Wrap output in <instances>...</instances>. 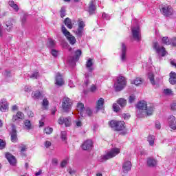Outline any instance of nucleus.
I'll return each mask as SVG.
<instances>
[{
  "mask_svg": "<svg viewBox=\"0 0 176 176\" xmlns=\"http://www.w3.org/2000/svg\"><path fill=\"white\" fill-rule=\"evenodd\" d=\"M137 108V117L145 118V116H151V115L153 113L155 105H153V104H148L145 100H142L138 103Z\"/></svg>",
  "mask_w": 176,
  "mask_h": 176,
  "instance_id": "obj_1",
  "label": "nucleus"
},
{
  "mask_svg": "<svg viewBox=\"0 0 176 176\" xmlns=\"http://www.w3.org/2000/svg\"><path fill=\"white\" fill-rule=\"evenodd\" d=\"M86 68L89 73L85 74V80L84 81L83 87L86 89L89 85H90V80H89V78L92 76L93 71L94 70V67H93V60L91 58H89L86 62Z\"/></svg>",
  "mask_w": 176,
  "mask_h": 176,
  "instance_id": "obj_2",
  "label": "nucleus"
},
{
  "mask_svg": "<svg viewBox=\"0 0 176 176\" xmlns=\"http://www.w3.org/2000/svg\"><path fill=\"white\" fill-rule=\"evenodd\" d=\"M120 152V148H113L107 153L106 155H102L99 161L100 162H107V160H109V159H112L113 157H115V156H118Z\"/></svg>",
  "mask_w": 176,
  "mask_h": 176,
  "instance_id": "obj_3",
  "label": "nucleus"
},
{
  "mask_svg": "<svg viewBox=\"0 0 176 176\" xmlns=\"http://www.w3.org/2000/svg\"><path fill=\"white\" fill-rule=\"evenodd\" d=\"M127 81L126 80V78L123 76H118L117 78V82L114 84V89L116 91H120L124 89Z\"/></svg>",
  "mask_w": 176,
  "mask_h": 176,
  "instance_id": "obj_4",
  "label": "nucleus"
},
{
  "mask_svg": "<svg viewBox=\"0 0 176 176\" xmlns=\"http://www.w3.org/2000/svg\"><path fill=\"white\" fill-rule=\"evenodd\" d=\"M124 122L123 121L111 120L109 122L110 127L115 131H122V130H124Z\"/></svg>",
  "mask_w": 176,
  "mask_h": 176,
  "instance_id": "obj_5",
  "label": "nucleus"
},
{
  "mask_svg": "<svg viewBox=\"0 0 176 176\" xmlns=\"http://www.w3.org/2000/svg\"><path fill=\"white\" fill-rule=\"evenodd\" d=\"M62 32L63 35L66 36L70 45H74L76 43V38H75V36L71 34V32H69L64 25H62Z\"/></svg>",
  "mask_w": 176,
  "mask_h": 176,
  "instance_id": "obj_6",
  "label": "nucleus"
},
{
  "mask_svg": "<svg viewBox=\"0 0 176 176\" xmlns=\"http://www.w3.org/2000/svg\"><path fill=\"white\" fill-rule=\"evenodd\" d=\"M62 108L64 112H69L72 108V100L69 98L65 97L63 99Z\"/></svg>",
  "mask_w": 176,
  "mask_h": 176,
  "instance_id": "obj_7",
  "label": "nucleus"
},
{
  "mask_svg": "<svg viewBox=\"0 0 176 176\" xmlns=\"http://www.w3.org/2000/svg\"><path fill=\"white\" fill-rule=\"evenodd\" d=\"M131 32L132 36L135 41H140V39H141V30L140 29V26H132Z\"/></svg>",
  "mask_w": 176,
  "mask_h": 176,
  "instance_id": "obj_8",
  "label": "nucleus"
},
{
  "mask_svg": "<svg viewBox=\"0 0 176 176\" xmlns=\"http://www.w3.org/2000/svg\"><path fill=\"white\" fill-rule=\"evenodd\" d=\"M153 47L156 50L158 56H161L162 57H164L167 54V52L166 51V48L164 47H160L158 43H153Z\"/></svg>",
  "mask_w": 176,
  "mask_h": 176,
  "instance_id": "obj_9",
  "label": "nucleus"
},
{
  "mask_svg": "<svg viewBox=\"0 0 176 176\" xmlns=\"http://www.w3.org/2000/svg\"><path fill=\"white\" fill-rule=\"evenodd\" d=\"M80 56H82V50H77L76 52H75V55L74 56H69L68 58H67V61L69 63H70V64H75V63L76 61H78L79 60V58H80Z\"/></svg>",
  "mask_w": 176,
  "mask_h": 176,
  "instance_id": "obj_10",
  "label": "nucleus"
},
{
  "mask_svg": "<svg viewBox=\"0 0 176 176\" xmlns=\"http://www.w3.org/2000/svg\"><path fill=\"white\" fill-rule=\"evenodd\" d=\"M120 60L122 63H126L127 61V47L124 43H122Z\"/></svg>",
  "mask_w": 176,
  "mask_h": 176,
  "instance_id": "obj_11",
  "label": "nucleus"
},
{
  "mask_svg": "<svg viewBox=\"0 0 176 176\" xmlns=\"http://www.w3.org/2000/svg\"><path fill=\"white\" fill-rule=\"evenodd\" d=\"M58 123L59 124H65L66 127H69L71 126V118H64V117H60L58 120Z\"/></svg>",
  "mask_w": 176,
  "mask_h": 176,
  "instance_id": "obj_12",
  "label": "nucleus"
},
{
  "mask_svg": "<svg viewBox=\"0 0 176 176\" xmlns=\"http://www.w3.org/2000/svg\"><path fill=\"white\" fill-rule=\"evenodd\" d=\"M168 125L172 130H176V118L174 116H170L168 118Z\"/></svg>",
  "mask_w": 176,
  "mask_h": 176,
  "instance_id": "obj_13",
  "label": "nucleus"
},
{
  "mask_svg": "<svg viewBox=\"0 0 176 176\" xmlns=\"http://www.w3.org/2000/svg\"><path fill=\"white\" fill-rule=\"evenodd\" d=\"M161 12L164 16L168 17V16H171L173 14V8H171V6H166L162 8Z\"/></svg>",
  "mask_w": 176,
  "mask_h": 176,
  "instance_id": "obj_14",
  "label": "nucleus"
},
{
  "mask_svg": "<svg viewBox=\"0 0 176 176\" xmlns=\"http://www.w3.org/2000/svg\"><path fill=\"white\" fill-rule=\"evenodd\" d=\"M55 85L56 86H63L64 85V78H63V75L60 73H56L55 76Z\"/></svg>",
  "mask_w": 176,
  "mask_h": 176,
  "instance_id": "obj_15",
  "label": "nucleus"
},
{
  "mask_svg": "<svg viewBox=\"0 0 176 176\" xmlns=\"http://www.w3.org/2000/svg\"><path fill=\"white\" fill-rule=\"evenodd\" d=\"M10 134L11 135L12 142H17V131L16 130V126L14 125L12 126V129Z\"/></svg>",
  "mask_w": 176,
  "mask_h": 176,
  "instance_id": "obj_16",
  "label": "nucleus"
},
{
  "mask_svg": "<svg viewBox=\"0 0 176 176\" xmlns=\"http://www.w3.org/2000/svg\"><path fill=\"white\" fill-rule=\"evenodd\" d=\"M23 119H24V113L21 111H18L16 115L12 116V122H16V123H19Z\"/></svg>",
  "mask_w": 176,
  "mask_h": 176,
  "instance_id": "obj_17",
  "label": "nucleus"
},
{
  "mask_svg": "<svg viewBox=\"0 0 176 176\" xmlns=\"http://www.w3.org/2000/svg\"><path fill=\"white\" fill-rule=\"evenodd\" d=\"M8 107L9 104H8V101L6 100V99H1L0 101V111L1 112H6Z\"/></svg>",
  "mask_w": 176,
  "mask_h": 176,
  "instance_id": "obj_18",
  "label": "nucleus"
},
{
  "mask_svg": "<svg viewBox=\"0 0 176 176\" xmlns=\"http://www.w3.org/2000/svg\"><path fill=\"white\" fill-rule=\"evenodd\" d=\"M82 148L83 151H90L91 148H93V142L91 140H88L85 141L82 144Z\"/></svg>",
  "mask_w": 176,
  "mask_h": 176,
  "instance_id": "obj_19",
  "label": "nucleus"
},
{
  "mask_svg": "<svg viewBox=\"0 0 176 176\" xmlns=\"http://www.w3.org/2000/svg\"><path fill=\"white\" fill-rule=\"evenodd\" d=\"M131 170V162L130 161H124L122 164V171L123 173H129Z\"/></svg>",
  "mask_w": 176,
  "mask_h": 176,
  "instance_id": "obj_20",
  "label": "nucleus"
},
{
  "mask_svg": "<svg viewBox=\"0 0 176 176\" xmlns=\"http://www.w3.org/2000/svg\"><path fill=\"white\" fill-rule=\"evenodd\" d=\"M175 41H176V37H173L170 41L168 39V37L165 36L162 38V43H164V45H175Z\"/></svg>",
  "mask_w": 176,
  "mask_h": 176,
  "instance_id": "obj_21",
  "label": "nucleus"
},
{
  "mask_svg": "<svg viewBox=\"0 0 176 176\" xmlns=\"http://www.w3.org/2000/svg\"><path fill=\"white\" fill-rule=\"evenodd\" d=\"M147 166L151 168L156 167L157 166V160L153 157H148L147 159Z\"/></svg>",
  "mask_w": 176,
  "mask_h": 176,
  "instance_id": "obj_22",
  "label": "nucleus"
},
{
  "mask_svg": "<svg viewBox=\"0 0 176 176\" xmlns=\"http://www.w3.org/2000/svg\"><path fill=\"white\" fill-rule=\"evenodd\" d=\"M6 157L10 164H12V166H14V164H16V157L10 154V153H8L7 154H6Z\"/></svg>",
  "mask_w": 176,
  "mask_h": 176,
  "instance_id": "obj_23",
  "label": "nucleus"
},
{
  "mask_svg": "<svg viewBox=\"0 0 176 176\" xmlns=\"http://www.w3.org/2000/svg\"><path fill=\"white\" fill-rule=\"evenodd\" d=\"M74 32L77 37V39H80V38L83 36V34L85 33V29L78 28L76 30H74Z\"/></svg>",
  "mask_w": 176,
  "mask_h": 176,
  "instance_id": "obj_24",
  "label": "nucleus"
},
{
  "mask_svg": "<svg viewBox=\"0 0 176 176\" xmlns=\"http://www.w3.org/2000/svg\"><path fill=\"white\" fill-rule=\"evenodd\" d=\"M96 1H91L89 3V14H93L94 12H96Z\"/></svg>",
  "mask_w": 176,
  "mask_h": 176,
  "instance_id": "obj_25",
  "label": "nucleus"
},
{
  "mask_svg": "<svg viewBox=\"0 0 176 176\" xmlns=\"http://www.w3.org/2000/svg\"><path fill=\"white\" fill-rule=\"evenodd\" d=\"M169 82L170 85H176V73L171 72L170 73Z\"/></svg>",
  "mask_w": 176,
  "mask_h": 176,
  "instance_id": "obj_26",
  "label": "nucleus"
},
{
  "mask_svg": "<svg viewBox=\"0 0 176 176\" xmlns=\"http://www.w3.org/2000/svg\"><path fill=\"white\" fill-rule=\"evenodd\" d=\"M65 25L67 28L69 30H72V28L74 27V22L71 20L69 18H66L64 21Z\"/></svg>",
  "mask_w": 176,
  "mask_h": 176,
  "instance_id": "obj_27",
  "label": "nucleus"
},
{
  "mask_svg": "<svg viewBox=\"0 0 176 176\" xmlns=\"http://www.w3.org/2000/svg\"><path fill=\"white\" fill-rule=\"evenodd\" d=\"M104 98H100L98 102H97V105H96V109L97 111H100V109H102L104 108Z\"/></svg>",
  "mask_w": 176,
  "mask_h": 176,
  "instance_id": "obj_28",
  "label": "nucleus"
},
{
  "mask_svg": "<svg viewBox=\"0 0 176 176\" xmlns=\"http://www.w3.org/2000/svg\"><path fill=\"white\" fill-rule=\"evenodd\" d=\"M24 129H25V130H32V124H31V121H30L29 120H25Z\"/></svg>",
  "mask_w": 176,
  "mask_h": 176,
  "instance_id": "obj_29",
  "label": "nucleus"
},
{
  "mask_svg": "<svg viewBox=\"0 0 176 176\" xmlns=\"http://www.w3.org/2000/svg\"><path fill=\"white\" fill-rule=\"evenodd\" d=\"M117 102L118 105L121 107V108H124V107H126L127 104V100H126V99L124 98H121L117 101Z\"/></svg>",
  "mask_w": 176,
  "mask_h": 176,
  "instance_id": "obj_30",
  "label": "nucleus"
},
{
  "mask_svg": "<svg viewBox=\"0 0 176 176\" xmlns=\"http://www.w3.org/2000/svg\"><path fill=\"white\" fill-rule=\"evenodd\" d=\"M131 85H135V86H140L142 84V79L141 78H136L135 80L131 81Z\"/></svg>",
  "mask_w": 176,
  "mask_h": 176,
  "instance_id": "obj_31",
  "label": "nucleus"
},
{
  "mask_svg": "<svg viewBox=\"0 0 176 176\" xmlns=\"http://www.w3.org/2000/svg\"><path fill=\"white\" fill-rule=\"evenodd\" d=\"M47 47H50V49H53V47H56V41L50 38L48 39V43H47Z\"/></svg>",
  "mask_w": 176,
  "mask_h": 176,
  "instance_id": "obj_32",
  "label": "nucleus"
},
{
  "mask_svg": "<svg viewBox=\"0 0 176 176\" xmlns=\"http://www.w3.org/2000/svg\"><path fill=\"white\" fill-rule=\"evenodd\" d=\"M32 97L34 100H39L41 98V92L39 91H33L32 93Z\"/></svg>",
  "mask_w": 176,
  "mask_h": 176,
  "instance_id": "obj_33",
  "label": "nucleus"
},
{
  "mask_svg": "<svg viewBox=\"0 0 176 176\" xmlns=\"http://www.w3.org/2000/svg\"><path fill=\"white\" fill-rule=\"evenodd\" d=\"M9 6L14 9V12H17L19 10V6L16 4L13 1H10L8 3Z\"/></svg>",
  "mask_w": 176,
  "mask_h": 176,
  "instance_id": "obj_34",
  "label": "nucleus"
},
{
  "mask_svg": "<svg viewBox=\"0 0 176 176\" xmlns=\"http://www.w3.org/2000/svg\"><path fill=\"white\" fill-rule=\"evenodd\" d=\"M148 79H149L151 85H153V86H155V85H156V83L155 82V76H153V74L152 73H148Z\"/></svg>",
  "mask_w": 176,
  "mask_h": 176,
  "instance_id": "obj_35",
  "label": "nucleus"
},
{
  "mask_svg": "<svg viewBox=\"0 0 176 176\" xmlns=\"http://www.w3.org/2000/svg\"><path fill=\"white\" fill-rule=\"evenodd\" d=\"M148 142L149 145L151 146L155 144V136L154 135H148Z\"/></svg>",
  "mask_w": 176,
  "mask_h": 176,
  "instance_id": "obj_36",
  "label": "nucleus"
},
{
  "mask_svg": "<svg viewBox=\"0 0 176 176\" xmlns=\"http://www.w3.org/2000/svg\"><path fill=\"white\" fill-rule=\"evenodd\" d=\"M78 28H81V30H85V22L82 21V19H78Z\"/></svg>",
  "mask_w": 176,
  "mask_h": 176,
  "instance_id": "obj_37",
  "label": "nucleus"
},
{
  "mask_svg": "<svg viewBox=\"0 0 176 176\" xmlns=\"http://www.w3.org/2000/svg\"><path fill=\"white\" fill-rule=\"evenodd\" d=\"M77 109L79 112H83V111H85V104L82 103H78L77 104Z\"/></svg>",
  "mask_w": 176,
  "mask_h": 176,
  "instance_id": "obj_38",
  "label": "nucleus"
},
{
  "mask_svg": "<svg viewBox=\"0 0 176 176\" xmlns=\"http://www.w3.org/2000/svg\"><path fill=\"white\" fill-rule=\"evenodd\" d=\"M45 134L50 135L53 133V128L52 127H47L44 129Z\"/></svg>",
  "mask_w": 176,
  "mask_h": 176,
  "instance_id": "obj_39",
  "label": "nucleus"
},
{
  "mask_svg": "<svg viewBox=\"0 0 176 176\" xmlns=\"http://www.w3.org/2000/svg\"><path fill=\"white\" fill-rule=\"evenodd\" d=\"M6 146V142H5L3 140L0 139V149H5V147Z\"/></svg>",
  "mask_w": 176,
  "mask_h": 176,
  "instance_id": "obj_40",
  "label": "nucleus"
},
{
  "mask_svg": "<svg viewBox=\"0 0 176 176\" xmlns=\"http://www.w3.org/2000/svg\"><path fill=\"white\" fill-rule=\"evenodd\" d=\"M42 105L44 109H47V107L49 105V100H47V99H43Z\"/></svg>",
  "mask_w": 176,
  "mask_h": 176,
  "instance_id": "obj_41",
  "label": "nucleus"
},
{
  "mask_svg": "<svg viewBox=\"0 0 176 176\" xmlns=\"http://www.w3.org/2000/svg\"><path fill=\"white\" fill-rule=\"evenodd\" d=\"M113 109L114 112H119L120 111V107L116 103L113 104Z\"/></svg>",
  "mask_w": 176,
  "mask_h": 176,
  "instance_id": "obj_42",
  "label": "nucleus"
},
{
  "mask_svg": "<svg viewBox=\"0 0 176 176\" xmlns=\"http://www.w3.org/2000/svg\"><path fill=\"white\" fill-rule=\"evenodd\" d=\"M135 101V96L134 95H131L129 98V104H133Z\"/></svg>",
  "mask_w": 176,
  "mask_h": 176,
  "instance_id": "obj_43",
  "label": "nucleus"
},
{
  "mask_svg": "<svg viewBox=\"0 0 176 176\" xmlns=\"http://www.w3.org/2000/svg\"><path fill=\"white\" fill-rule=\"evenodd\" d=\"M51 54L54 57H57V56H58V51H57L54 49H52V50H51Z\"/></svg>",
  "mask_w": 176,
  "mask_h": 176,
  "instance_id": "obj_44",
  "label": "nucleus"
},
{
  "mask_svg": "<svg viewBox=\"0 0 176 176\" xmlns=\"http://www.w3.org/2000/svg\"><path fill=\"white\" fill-rule=\"evenodd\" d=\"M164 94L166 96H170V94H173V91L170 89H165L164 90Z\"/></svg>",
  "mask_w": 176,
  "mask_h": 176,
  "instance_id": "obj_45",
  "label": "nucleus"
},
{
  "mask_svg": "<svg viewBox=\"0 0 176 176\" xmlns=\"http://www.w3.org/2000/svg\"><path fill=\"white\" fill-rule=\"evenodd\" d=\"M39 76V73L38 72H35L32 73V74L30 76V78L32 79H36Z\"/></svg>",
  "mask_w": 176,
  "mask_h": 176,
  "instance_id": "obj_46",
  "label": "nucleus"
},
{
  "mask_svg": "<svg viewBox=\"0 0 176 176\" xmlns=\"http://www.w3.org/2000/svg\"><path fill=\"white\" fill-rule=\"evenodd\" d=\"M61 140L63 141H66V140H67V132H65V131H62L61 132Z\"/></svg>",
  "mask_w": 176,
  "mask_h": 176,
  "instance_id": "obj_47",
  "label": "nucleus"
},
{
  "mask_svg": "<svg viewBox=\"0 0 176 176\" xmlns=\"http://www.w3.org/2000/svg\"><path fill=\"white\" fill-rule=\"evenodd\" d=\"M60 17H65V7H62L61 10H60Z\"/></svg>",
  "mask_w": 176,
  "mask_h": 176,
  "instance_id": "obj_48",
  "label": "nucleus"
},
{
  "mask_svg": "<svg viewBox=\"0 0 176 176\" xmlns=\"http://www.w3.org/2000/svg\"><path fill=\"white\" fill-rule=\"evenodd\" d=\"M68 164V160H64L60 164V167L64 168Z\"/></svg>",
  "mask_w": 176,
  "mask_h": 176,
  "instance_id": "obj_49",
  "label": "nucleus"
},
{
  "mask_svg": "<svg viewBox=\"0 0 176 176\" xmlns=\"http://www.w3.org/2000/svg\"><path fill=\"white\" fill-rule=\"evenodd\" d=\"M102 19H104L105 20H109L111 19V16H109V15L105 12H104L102 14Z\"/></svg>",
  "mask_w": 176,
  "mask_h": 176,
  "instance_id": "obj_50",
  "label": "nucleus"
},
{
  "mask_svg": "<svg viewBox=\"0 0 176 176\" xmlns=\"http://www.w3.org/2000/svg\"><path fill=\"white\" fill-rule=\"evenodd\" d=\"M44 145L45 148H49L50 146H52V142L47 140L45 142Z\"/></svg>",
  "mask_w": 176,
  "mask_h": 176,
  "instance_id": "obj_51",
  "label": "nucleus"
},
{
  "mask_svg": "<svg viewBox=\"0 0 176 176\" xmlns=\"http://www.w3.org/2000/svg\"><path fill=\"white\" fill-rule=\"evenodd\" d=\"M96 90H97V87L94 85H92L90 88V91H91V93H94V91H96Z\"/></svg>",
  "mask_w": 176,
  "mask_h": 176,
  "instance_id": "obj_52",
  "label": "nucleus"
},
{
  "mask_svg": "<svg viewBox=\"0 0 176 176\" xmlns=\"http://www.w3.org/2000/svg\"><path fill=\"white\" fill-rule=\"evenodd\" d=\"M3 75H4V76H6V78H9V77L12 76V74L9 71H6L3 73Z\"/></svg>",
  "mask_w": 176,
  "mask_h": 176,
  "instance_id": "obj_53",
  "label": "nucleus"
},
{
  "mask_svg": "<svg viewBox=\"0 0 176 176\" xmlns=\"http://www.w3.org/2000/svg\"><path fill=\"white\" fill-rule=\"evenodd\" d=\"M161 127H162V125L160 124V122L159 121L155 122V129L160 130Z\"/></svg>",
  "mask_w": 176,
  "mask_h": 176,
  "instance_id": "obj_54",
  "label": "nucleus"
},
{
  "mask_svg": "<svg viewBox=\"0 0 176 176\" xmlns=\"http://www.w3.org/2000/svg\"><path fill=\"white\" fill-rule=\"evenodd\" d=\"M25 91H28V92L32 91V87L29 85L26 86L25 87Z\"/></svg>",
  "mask_w": 176,
  "mask_h": 176,
  "instance_id": "obj_55",
  "label": "nucleus"
},
{
  "mask_svg": "<svg viewBox=\"0 0 176 176\" xmlns=\"http://www.w3.org/2000/svg\"><path fill=\"white\" fill-rule=\"evenodd\" d=\"M170 108L172 111H176V102H174L170 104Z\"/></svg>",
  "mask_w": 176,
  "mask_h": 176,
  "instance_id": "obj_56",
  "label": "nucleus"
},
{
  "mask_svg": "<svg viewBox=\"0 0 176 176\" xmlns=\"http://www.w3.org/2000/svg\"><path fill=\"white\" fill-rule=\"evenodd\" d=\"M6 26H7V31H10V30H12V27H13V24L6 23Z\"/></svg>",
  "mask_w": 176,
  "mask_h": 176,
  "instance_id": "obj_57",
  "label": "nucleus"
},
{
  "mask_svg": "<svg viewBox=\"0 0 176 176\" xmlns=\"http://www.w3.org/2000/svg\"><path fill=\"white\" fill-rule=\"evenodd\" d=\"M58 163V160H57L56 158L52 159V164H54V166H57Z\"/></svg>",
  "mask_w": 176,
  "mask_h": 176,
  "instance_id": "obj_58",
  "label": "nucleus"
},
{
  "mask_svg": "<svg viewBox=\"0 0 176 176\" xmlns=\"http://www.w3.org/2000/svg\"><path fill=\"white\" fill-rule=\"evenodd\" d=\"M86 113H87V115H88V116H91V113H93V112L91 111V110L90 109H87Z\"/></svg>",
  "mask_w": 176,
  "mask_h": 176,
  "instance_id": "obj_59",
  "label": "nucleus"
},
{
  "mask_svg": "<svg viewBox=\"0 0 176 176\" xmlns=\"http://www.w3.org/2000/svg\"><path fill=\"white\" fill-rule=\"evenodd\" d=\"M76 126L77 127H80V126H82V122H80V120L76 121Z\"/></svg>",
  "mask_w": 176,
  "mask_h": 176,
  "instance_id": "obj_60",
  "label": "nucleus"
},
{
  "mask_svg": "<svg viewBox=\"0 0 176 176\" xmlns=\"http://www.w3.org/2000/svg\"><path fill=\"white\" fill-rule=\"evenodd\" d=\"M122 116H123L124 119H125V120L130 119V115H129V114L124 113V114H123Z\"/></svg>",
  "mask_w": 176,
  "mask_h": 176,
  "instance_id": "obj_61",
  "label": "nucleus"
},
{
  "mask_svg": "<svg viewBox=\"0 0 176 176\" xmlns=\"http://www.w3.org/2000/svg\"><path fill=\"white\" fill-rule=\"evenodd\" d=\"M41 174H42V170H39L38 172H36L35 173V175L38 176V175H41Z\"/></svg>",
  "mask_w": 176,
  "mask_h": 176,
  "instance_id": "obj_62",
  "label": "nucleus"
},
{
  "mask_svg": "<svg viewBox=\"0 0 176 176\" xmlns=\"http://www.w3.org/2000/svg\"><path fill=\"white\" fill-rule=\"evenodd\" d=\"M69 87H71V88L74 87V82H72V81H69Z\"/></svg>",
  "mask_w": 176,
  "mask_h": 176,
  "instance_id": "obj_63",
  "label": "nucleus"
},
{
  "mask_svg": "<svg viewBox=\"0 0 176 176\" xmlns=\"http://www.w3.org/2000/svg\"><path fill=\"white\" fill-rule=\"evenodd\" d=\"M12 111H17V105H14L12 107Z\"/></svg>",
  "mask_w": 176,
  "mask_h": 176,
  "instance_id": "obj_64",
  "label": "nucleus"
}]
</instances>
